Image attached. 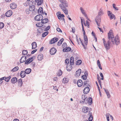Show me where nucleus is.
<instances>
[{
    "label": "nucleus",
    "mask_w": 121,
    "mask_h": 121,
    "mask_svg": "<svg viewBox=\"0 0 121 121\" xmlns=\"http://www.w3.org/2000/svg\"><path fill=\"white\" fill-rule=\"evenodd\" d=\"M112 32V30H110L108 33V36L109 40L107 42L105 41V39H103L105 48L107 50L109 49L110 48V47L111 45V41L112 42L113 44H116L117 45H118L120 43V40L119 39L118 35H117L114 38V36Z\"/></svg>",
    "instance_id": "obj_1"
},
{
    "label": "nucleus",
    "mask_w": 121,
    "mask_h": 121,
    "mask_svg": "<svg viewBox=\"0 0 121 121\" xmlns=\"http://www.w3.org/2000/svg\"><path fill=\"white\" fill-rule=\"evenodd\" d=\"M61 3L59 4V6L65 14H68V11L66 8L68 7L67 2L65 0H58Z\"/></svg>",
    "instance_id": "obj_2"
},
{
    "label": "nucleus",
    "mask_w": 121,
    "mask_h": 121,
    "mask_svg": "<svg viewBox=\"0 0 121 121\" xmlns=\"http://www.w3.org/2000/svg\"><path fill=\"white\" fill-rule=\"evenodd\" d=\"M108 16L110 17L111 19L114 18V19H116V17L115 15L112 13L110 11H108Z\"/></svg>",
    "instance_id": "obj_3"
},
{
    "label": "nucleus",
    "mask_w": 121,
    "mask_h": 121,
    "mask_svg": "<svg viewBox=\"0 0 121 121\" xmlns=\"http://www.w3.org/2000/svg\"><path fill=\"white\" fill-rule=\"evenodd\" d=\"M43 18V16L42 15L39 14L35 17V19L36 21H39L42 20Z\"/></svg>",
    "instance_id": "obj_4"
},
{
    "label": "nucleus",
    "mask_w": 121,
    "mask_h": 121,
    "mask_svg": "<svg viewBox=\"0 0 121 121\" xmlns=\"http://www.w3.org/2000/svg\"><path fill=\"white\" fill-rule=\"evenodd\" d=\"M92 99L91 98L89 97L88 99H86L85 102V104H87V103L90 105L92 103Z\"/></svg>",
    "instance_id": "obj_5"
},
{
    "label": "nucleus",
    "mask_w": 121,
    "mask_h": 121,
    "mask_svg": "<svg viewBox=\"0 0 121 121\" xmlns=\"http://www.w3.org/2000/svg\"><path fill=\"white\" fill-rule=\"evenodd\" d=\"M56 50L55 48H51L50 50V54L52 55L54 54L56 52Z\"/></svg>",
    "instance_id": "obj_6"
},
{
    "label": "nucleus",
    "mask_w": 121,
    "mask_h": 121,
    "mask_svg": "<svg viewBox=\"0 0 121 121\" xmlns=\"http://www.w3.org/2000/svg\"><path fill=\"white\" fill-rule=\"evenodd\" d=\"M58 40V39L57 38L54 37L52 39L51 41H50V43L51 44H52L56 42Z\"/></svg>",
    "instance_id": "obj_7"
},
{
    "label": "nucleus",
    "mask_w": 121,
    "mask_h": 121,
    "mask_svg": "<svg viewBox=\"0 0 121 121\" xmlns=\"http://www.w3.org/2000/svg\"><path fill=\"white\" fill-rule=\"evenodd\" d=\"M71 51V52H72L73 50L71 51V48L70 47H68L65 48H64L63 50V51L64 52H67Z\"/></svg>",
    "instance_id": "obj_8"
},
{
    "label": "nucleus",
    "mask_w": 121,
    "mask_h": 121,
    "mask_svg": "<svg viewBox=\"0 0 121 121\" xmlns=\"http://www.w3.org/2000/svg\"><path fill=\"white\" fill-rule=\"evenodd\" d=\"M13 12L11 10H9L7 11L5 13V16L7 17L10 16L12 14Z\"/></svg>",
    "instance_id": "obj_9"
},
{
    "label": "nucleus",
    "mask_w": 121,
    "mask_h": 121,
    "mask_svg": "<svg viewBox=\"0 0 121 121\" xmlns=\"http://www.w3.org/2000/svg\"><path fill=\"white\" fill-rule=\"evenodd\" d=\"M100 20V17H99L98 16H97L95 20V21L96 22L97 25L99 26H100V24L98 22H99Z\"/></svg>",
    "instance_id": "obj_10"
},
{
    "label": "nucleus",
    "mask_w": 121,
    "mask_h": 121,
    "mask_svg": "<svg viewBox=\"0 0 121 121\" xmlns=\"http://www.w3.org/2000/svg\"><path fill=\"white\" fill-rule=\"evenodd\" d=\"M29 10L30 11H34L35 9V6L34 5H30L29 8Z\"/></svg>",
    "instance_id": "obj_11"
},
{
    "label": "nucleus",
    "mask_w": 121,
    "mask_h": 121,
    "mask_svg": "<svg viewBox=\"0 0 121 121\" xmlns=\"http://www.w3.org/2000/svg\"><path fill=\"white\" fill-rule=\"evenodd\" d=\"M104 13L103 9L102 8H101L99 11L98 14V16H102L104 14Z\"/></svg>",
    "instance_id": "obj_12"
},
{
    "label": "nucleus",
    "mask_w": 121,
    "mask_h": 121,
    "mask_svg": "<svg viewBox=\"0 0 121 121\" xmlns=\"http://www.w3.org/2000/svg\"><path fill=\"white\" fill-rule=\"evenodd\" d=\"M83 84L82 81L81 79H79L77 82V84L78 86L80 87L82 86Z\"/></svg>",
    "instance_id": "obj_13"
},
{
    "label": "nucleus",
    "mask_w": 121,
    "mask_h": 121,
    "mask_svg": "<svg viewBox=\"0 0 121 121\" xmlns=\"http://www.w3.org/2000/svg\"><path fill=\"white\" fill-rule=\"evenodd\" d=\"M90 91L89 88L87 87L85 88L83 91V93L84 94L88 93Z\"/></svg>",
    "instance_id": "obj_14"
},
{
    "label": "nucleus",
    "mask_w": 121,
    "mask_h": 121,
    "mask_svg": "<svg viewBox=\"0 0 121 121\" xmlns=\"http://www.w3.org/2000/svg\"><path fill=\"white\" fill-rule=\"evenodd\" d=\"M26 56H22L20 60V62L22 63L24 62L26 60Z\"/></svg>",
    "instance_id": "obj_15"
},
{
    "label": "nucleus",
    "mask_w": 121,
    "mask_h": 121,
    "mask_svg": "<svg viewBox=\"0 0 121 121\" xmlns=\"http://www.w3.org/2000/svg\"><path fill=\"white\" fill-rule=\"evenodd\" d=\"M35 1L37 3V5H41L43 2V0H35Z\"/></svg>",
    "instance_id": "obj_16"
},
{
    "label": "nucleus",
    "mask_w": 121,
    "mask_h": 121,
    "mask_svg": "<svg viewBox=\"0 0 121 121\" xmlns=\"http://www.w3.org/2000/svg\"><path fill=\"white\" fill-rule=\"evenodd\" d=\"M17 79L16 77H14L11 80V82L12 83H14L17 82Z\"/></svg>",
    "instance_id": "obj_17"
},
{
    "label": "nucleus",
    "mask_w": 121,
    "mask_h": 121,
    "mask_svg": "<svg viewBox=\"0 0 121 121\" xmlns=\"http://www.w3.org/2000/svg\"><path fill=\"white\" fill-rule=\"evenodd\" d=\"M88 115L90 116L88 118L89 121H92L93 120V117L91 112L89 111L88 112Z\"/></svg>",
    "instance_id": "obj_18"
},
{
    "label": "nucleus",
    "mask_w": 121,
    "mask_h": 121,
    "mask_svg": "<svg viewBox=\"0 0 121 121\" xmlns=\"http://www.w3.org/2000/svg\"><path fill=\"white\" fill-rule=\"evenodd\" d=\"M10 7L11 9H14L17 7V5L15 3H13L10 4Z\"/></svg>",
    "instance_id": "obj_19"
},
{
    "label": "nucleus",
    "mask_w": 121,
    "mask_h": 121,
    "mask_svg": "<svg viewBox=\"0 0 121 121\" xmlns=\"http://www.w3.org/2000/svg\"><path fill=\"white\" fill-rule=\"evenodd\" d=\"M84 37V44L86 46L88 43V39L86 36H85Z\"/></svg>",
    "instance_id": "obj_20"
},
{
    "label": "nucleus",
    "mask_w": 121,
    "mask_h": 121,
    "mask_svg": "<svg viewBox=\"0 0 121 121\" xmlns=\"http://www.w3.org/2000/svg\"><path fill=\"white\" fill-rule=\"evenodd\" d=\"M104 89L105 91V92L106 93L107 97L108 98H109L110 97L111 95L109 93V91L107 90L106 89L104 88Z\"/></svg>",
    "instance_id": "obj_21"
},
{
    "label": "nucleus",
    "mask_w": 121,
    "mask_h": 121,
    "mask_svg": "<svg viewBox=\"0 0 121 121\" xmlns=\"http://www.w3.org/2000/svg\"><path fill=\"white\" fill-rule=\"evenodd\" d=\"M88 108L86 107H84L83 108L82 111L83 112L85 113H86L88 112Z\"/></svg>",
    "instance_id": "obj_22"
},
{
    "label": "nucleus",
    "mask_w": 121,
    "mask_h": 121,
    "mask_svg": "<svg viewBox=\"0 0 121 121\" xmlns=\"http://www.w3.org/2000/svg\"><path fill=\"white\" fill-rule=\"evenodd\" d=\"M43 56L42 54H40L37 57L38 59L39 60H41L43 58Z\"/></svg>",
    "instance_id": "obj_23"
},
{
    "label": "nucleus",
    "mask_w": 121,
    "mask_h": 121,
    "mask_svg": "<svg viewBox=\"0 0 121 121\" xmlns=\"http://www.w3.org/2000/svg\"><path fill=\"white\" fill-rule=\"evenodd\" d=\"M26 73H25V71H21L20 73V76L21 78H24L26 76Z\"/></svg>",
    "instance_id": "obj_24"
},
{
    "label": "nucleus",
    "mask_w": 121,
    "mask_h": 121,
    "mask_svg": "<svg viewBox=\"0 0 121 121\" xmlns=\"http://www.w3.org/2000/svg\"><path fill=\"white\" fill-rule=\"evenodd\" d=\"M85 74L82 75V78L83 79L85 80L87 79V76L88 75V74L87 72H85Z\"/></svg>",
    "instance_id": "obj_25"
},
{
    "label": "nucleus",
    "mask_w": 121,
    "mask_h": 121,
    "mask_svg": "<svg viewBox=\"0 0 121 121\" xmlns=\"http://www.w3.org/2000/svg\"><path fill=\"white\" fill-rule=\"evenodd\" d=\"M32 49H34L36 48L37 45L35 42H33L32 44Z\"/></svg>",
    "instance_id": "obj_26"
},
{
    "label": "nucleus",
    "mask_w": 121,
    "mask_h": 121,
    "mask_svg": "<svg viewBox=\"0 0 121 121\" xmlns=\"http://www.w3.org/2000/svg\"><path fill=\"white\" fill-rule=\"evenodd\" d=\"M70 64L71 65L74 64V58L73 57H71L70 59Z\"/></svg>",
    "instance_id": "obj_27"
},
{
    "label": "nucleus",
    "mask_w": 121,
    "mask_h": 121,
    "mask_svg": "<svg viewBox=\"0 0 121 121\" xmlns=\"http://www.w3.org/2000/svg\"><path fill=\"white\" fill-rule=\"evenodd\" d=\"M81 73V70L79 69L76 72V75L77 76H79Z\"/></svg>",
    "instance_id": "obj_28"
},
{
    "label": "nucleus",
    "mask_w": 121,
    "mask_h": 121,
    "mask_svg": "<svg viewBox=\"0 0 121 121\" xmlns=\"http://www.w3.org/2000/svg\"><path fill=\"white\" fill-rule=\"evenodd\" d=\"M31 70V69L30 68L27 69L25 70V73L26 74H29L30 73Z\"/></svg>",
    "instance_id": "obj_29"
},
{
    "label": "nucleus",
    "mask_w": 121,
    "mask_h": 121,
    "mask_svg": "<svg viewBox=\"0 0 121 121\" xmlns=\"http://www.w3.org/2000/svg\"><path fill=\"white\" fill-rule=\"evenodd\" d=\"M31 59L29 58L27 59V60H26L25 62V64L28 65L31 63L33 60H31Z\"/></svg>",
    "instance_id": "obj_30"
},
{
    "label": "nucleus",
    "mask_w": 121,
    "mask_h": 121,
    "mask_svg": "<svg viewBox=\"0 0 121 121\" xmlns=\"http://www.w3.org/2000/svg\"><path fill=\"white\" fill-rule=\"evenodd\" d=\"M18 82L19 86H22V79L21 78L19 79L18 81Z\"/></svg>",
    "instance_id": "obj_31"
},
{
    "label": "nucleus",
    "mask_w": 121,
    "mask_h": 121,
    "mask_svg": "<svg viewBox=\"0 0 121 121\" xmlns=\"http://www.w3.org/2000/svg\"><path fill=\"white\" fill-rule=\"evenodd\" d=\"M48 22V19L47 18H45L43 20H42L41 23H46Z\"/></svg>",
    "instance_id": "obj_32"
},
{
    "label": "nucleus",
    "mask_w": 121,
    "mask_h": 121,
    "mask_svg": "<svg viewBox=\"0 0 121 121\" xmlns=\"http://www.w3.org/2000/svg\"><path fill=\"white\" fill-rule=\"evenodd\" d=\"M64 40V39L63 38H62L57 43V45L58 46H60L62 43V42Z\"/></svg>",
    "instance_id": "obj_33"
},
{
    "label": "nucleus",
    "mask_w": 121,
    "mask_h": 121,
    "mask_svg": "<svg viewBox=\"0 0 121 121\" xmlns=\"http://www.w3.org/2000/svg\"><path fill=\"white\" fill-rule=\"evenodd\" d=\"M19 69V67L18 66H16L14 67L11 70V71L14 72L17 71Z\"/></svg>",
    "instance_id": "obj_34"
},
{
    "label": "nucleus",
    "mask_w": 121,
    "mask_h": 121,
    "mask_svg": "<svg viewBox=\"0 0 121 121\" xmlns=\"http://www.w3.org/2000/svg\"><path fill=\"white\" fill-rule=\"evenodd\" d=\"M38 13H43V8L42 7H40L38 10Z\"/></svg>",
    "instance_id": "obj_35"
},
{
    "label": "nucleus",
    "mask_w": 121,
    "mask_h": 121,
    "mask_svg": "<svg viewBox=\"0 0 121 121\" xmlns=\"http://www.w3.org/2000/svg\"><path fill=\"white\" fill-rule=\"evenodd\" d=\"M80 9L81 11V12L82 13L84 14V15L85 16H86V15L85 14V13L84 11V10H83V9L81 7L80 8Z\"/></svg>",
    "instance_id": "obj_36"
},
{
    "label": "nucleus",
    "mask_w": 121,
    "mask_h": 121,
    "mask_svg": "<svg viewBox=\"0 0 121 121\" xmlns=\"http://www.w3.org/2000/svg\"><path fill=\"white\" fill-rule=\"evenodd\" d=\"M68 82V79L65 78H64L63 80V82L64 83H67Z\"/></svg>",
    "instance_id": "obj_37"
},
{
    "label": "nucleus",
    "mask_w": 121,
    "mask_h": 121,
    "mask_svg": "<svg viewBox=\"0 0 121 121\" xmlns=\"http://www.w3.org/2000/svg\"><path fill=\"white\" fill-rule=\"evenodd\" d=\"M79 40L80 41H81V43L82 45L84 47V48L85 49H86V47L85 46V45L84 44V43H83V42L82 41V39H81L80 38H79Z\"/></svg>",
    "instance_id": "obj_38"
},
{
    "label": "nucleus",
    "mask_w": 121,
    "mask_h": 121,
    "mask_svg": "<svg viewBox=\"0 0 121 121\" xmlns=\"http://www.w3.org/2000/svg\"><path fill=\"white\" fill-rule=\"evenodd\" d=\"M49 32L48 31L45 32L43 33L42 34V36L43 37H44L48 34Z\"/></svg>",
    "instance_id": "obj_39"
},
{
    "label": "nucleus",
    "mask_w": 121,
    "mask_h": 121,
    "mask_svg": "<svg viewBox=\"0 0 121 121\" xmlns=\"http://www.w3.org/2000/svg\"><path fill=\"white\" fill-rule=\"evenodd\" d=\"M88 81H85L83 82V86H89V84L87 83Z\"/></svg>",
    "instance_id": "obj_40"
},
{
    "label": "nucleus",
    "mask_w": 121,
    "mask_h": 121,
    "mask_svg": "<svg viewBox=\"0 0 121 121\" xmlns=\"http://www.w3.org/2000/svg\"><path fill=\"white\" fill-rule=\"evenodd\" d=\"M62 71L61 70H60L58 73H57V75L58 76H60L62 74Z\"/></svg>",
    "instance_id": "obj_41"
},
{
    "label": "nucleus",
    "mask_w": 121,
    "mask_h": 121,
    "mask_svg": "<svg viewBox=\"0 0 121 121\" xmlns=\"http://www.w3.org/2000/svg\"><path fill=\"white\" fill-rule=\"evenodd\" d=\"M70 67L69 66H67L66 68V69L68 71H69L72 69V66H70Z\"/></svg>",
    "instance_id": "obj_42"
},
{
    "label": "nucleus",
    "mask_w": 121,
    "mask_h": 121,
    "mask_svg": "<svg viewBox=\"0 0 121 121\" xmlns=\"http://www.w3.org/2000/svg\"><path fill=\"white\" fill-rule=\"evenodd\" d=\"M27 51L26 50H23L22 51V54L23 55H26L27 54Z\"/></svg>",
    "instance_id": "obj_43"
},
{
    "label": "nucleus",
    "mask_w": 121,
    "mask_h": 121,
    "mask_svg": "<svg viewBox=\"0 0 121 121\" xmlns=\"http://www.w3.org/2000/svg\"><path fill=\"white\" fill-rule=\"evenodd\" d=\"M82 63V61L81 60H77V61L76 65H79L81 64Z\"/></svg>",
    "instance_id": "obj_44"
},
{
    "label": "nucleus",
    "mask_w": 121,
    "mask_h": 121,
    "mask_svg": "<svg viewBox=\"0 0 121 121\" xmlns=\"http://www.w3.org/2000/svg\"><path fill=\"white\" fill-rule=\"evenodd\" d=\"M4 24L2 22H0V29L3 28L4 26Z\"/></svg>",
    "instance_id": "obj_45"
},
{
    "label": "nucleus",
    "mask_w": 121,
    "mask_h": 121,
    "mask_svg": "<svg viewBox=\"0 0 121 121\" xmlns=\"http://www.w3.org/2000/svg\"><path fill=\"white\" fill-rule=\"evenodd\" d=\"M82 99L83 100L86 101L87 98L85 95H82Z\"/></svg>",
    "instance_id": "obj_46"
},
{
    "label": "nucleus",
    "mask_w": 121,
    "mask_h": 121,
    "mask_svg": "<svg viewBox=\"0 0 121 121\" xmlns=\"http://www.w3.org/2000/svg\"><path fill=\"white\" fill-rule=\"evenodd\" d=\"M81 24H82V31H85V30H84V28L83 25V21H82V19H81Z\"/></svg>",
    "instance_id": "obj_47"
},
{
    "label": "nucleus",
    "mask_w": 121,
    "mask_h": 121,
    "mask_svg": "<svg viewBox=\"0 0 121 121\" xmlns=\"http://www.w3.org/2000/svg\"><path fill=\"white\" fill-rule=\"evenodd\" d=\"M30 11L29 9H27L26 10V13L28 14H29L30 13Z\"/></svg>",
    "instance_id": "obj_48"
},
{
    "label": "nucleus",
    "mask_w": 121,
    "mask_h": 121,
    "mask_svg": "<svg viewBox=\"0 0 121 121\" xmlns=\"http://www.w3.org/2000/svg\"><path fill=\"white\" fill-rule=\"evenodd\" d=\"M113 8L115 9L116 10H118V8L116 7V5L114 4H113Z\"/></svg>",
    "instance_id": "obj_49"
},
{
    "label": "nucleus",
    "mask_w": 121,
    "mask_h": 121,
    "mask_svg": "<svg viewBox=\"0 0 121 121\" xmlns=\"http://www.w3.org/2000/svg\"><path fill=\"white\" fill-rule=\"evenodd\" d=\"M56 15L57 16L58 18V19L60 20H61L62 19V18H61V17L59 15V14L58 13H56Z\"/></svg>",
    "instance_id": "obj_50"
},
{
    "label": "nucleus",
    "mask_w": 121,
    "mask_h": 121,
    "mask_svg": "<svg viewBox=\"0 0 121 121\" xmlns=\"http://www.w3.org/2000/svg\"><path fill=\"white\" fill-rule=\"evenodd\" d=\"M57 13L59 14V15L60 16L62 17H64V15L63 14H61V13L60 12H59Z\"/></svg>",
    "instance_id": "obj_51"
},
{
    "label": "nucleus",
    "mask_w": 121,
    "mask_h": 121,
    "mask_svg": "<svg viewBox=\"0 0 121 121\" xmlns=\"http://www.w3.org/2000/svg\"><path fill=\"white\" fill-rule=\"evenodd\" d=\"M84 24L85 26H86V25H89V22L87 20H86V24H85V22H84Z\"/></svg>",
    "instance_id": "obj_52"
},
{
    "label": "nucleus",
    "mask_w": 121,
    "mask_h": 121,
    "mask_svg": "<svg viewBox=\"0 0 121 121\" xmlns=\"http://www.w3.org/2000/svg\"><path fill=\"white\" fill-rule=\"evenodd\" d=\"M50 26H48L47 27H46L45 30V31H48L50 29Z\"/></svg>",
    "instance_id": "obj_53"
},
{
    "label": "nucleus",
    "mask_w": 121,
    "mask_h": 121,
    "mask_svg": "<svg viewBox=\"0 0 121 121\" xmlns=\"http://www.w3.org/2000/svg\"><path fill=\"white\" fill-rule=\"evenodd\" d=\"M63 47L64 48L66 46H67V43H66L65 42L64 43L62 44V45Z\"/></svg>",
    "instance_id": "obj_54"
},
{
    "label": "nucleus",
    "mask_w": 121,
    "mask_h": 121,
    "mask_svg": "<svg viewBox=\"0 0 121 121\" xmlns=\"http://www.w3.org/2000/svg\"><path fill=\"white\" fill-rule=\"evenodd\" d=\"M69 62V60L68 59H66L65 60V63L67 64H68Z\"/></svg>",
    "instance_id": "obj_55"
},
{
    "label": "nucleus",
    "mask_w": 121,
    "mask_h": 121,
    "mask_svg": "<svg viewBox=\"0 0 121 121\" xmlns=\"http://www.w3.org/2000/svg\"><path fill=\"white\" fill-rule=\"evenodd\" d=\"M37 49H35L32 51L31 52V54H34L35 52L37 51Z\"/></svg>",
    "instance_id": "obj_56"
},
{
    "label": "nucleus",
    "mask_w": 121,
    "mask_h": 121,
    "mask_svg": "<svg viewBox=\"0 0 121 121\" xmlns=\"http://www.w3.org/2000/svg\"><path fill=\"white\" fill-rule=\"evenodd\" d=\"M86 101L81 100L80 101V102L82 104H85Z\"/></svg>",
    "instance_id": "obj_57"
},
{
    "label": "nucleus",
    "mask_w": 121,
    "mask_h": 121,
    "mask_svg": "<svg viewBox=\"0 0 121 121\" xmlns=\"http://www.w3.org/2000/svg\"><path fill=\"white\" fill-rule=\"evenodd\" d=\"M8 78L7 77L6 78V77H5V81L7 82H8L9 81V80L8 79Z\"/></svg>",
    "instance_id": "obj_58"
},
{
    "label": "nucleus",
    "mask_w": 121,
    "mask_h": 121,
    "mask_svg": "<svg viewBox=\"0 0 121 121\" xmlns=\"http://www.w3.org/2000/svg\"><path fill=\"white\" fill-rule=\"evenodd\" d=\"M96 84H97V86L98 87V88L99 89V93H100V95H101L100 92V89H99V87L98 86V84L97 82L96 81Z\"/></svg>",
    "instance_id": "obj_59"
},
{
    "label": "nucleus",
    "mask_w": 121,
    "mask_h": 121,
    "mask_svg": "<svg viewBox=\"0 0 121 121\" xmlns=\"http://www.w3.org/2000/svg\"><path fill=\"white\" fill-rule=\"evenodd\" d=\"M57 30L58 32H62V31L59 28H57L56 29Z\"/></svg>",
    "instance_id": "obj_60"
},
{
    "label": "nucleus",
    "mask_w": 121,
    "mask_h": 121,
    "mask_svg": "<svg viewBox=\"0 0 121 121\" xmlns=\"http://www.w3.org/2000/svg\"><path fill=\"white\" fill-rule=\"evenodd\" d=\"M36 26H37L38 27H41L42 26V25H40V24L39 23H37L36 24Z\"/></svg>",
    "instance_id": "obj_61"
},
{
    "label": "nucleus",
    "mask_w": 121,
    "mask_h": 121,
    "mask_svg": "<svg viewBox=\"0 0 121 121\" xmlns=\"http://www.w3.org/2000/svg\"><path fill=\"white\" fill-rule=\"evenodd\" d=\"M31 65L33 67H34L35 66V63L34 62H32L31 64Z\"/></svg>",
    "instance_id": "obj_62"
},
{
    "label": "nucleus",
    "mask_w": 121,
    "mask_h": 121,
    "mask_svg": "<svg viewBox=\"0 0 121 121\" xmlns=\"http://www.w3.org/2000/svg\"><path fill=\"white\" fill-rule=\"evenodd\" d=\"M72 31L74 33L75 31V29L73 27L72 28Z\"/></svg>",
    "instance_id": "obj_63"
},
{
    "label": "nucleus",
    "mask_w": 121,
    "mask_h": 121,
    "mask_svg": "<svg viewBox=\"0 0 121 121\" xmlns=\"http://www.w3.org/2000/svg\"><path fill=\"white\" fill-rule=\"evenodd\" d=\"M13 121H19V120L18 119L16 118L14 119Z\"/></svg>",
    "instance_id": "obj_64"
}]
</instances>
